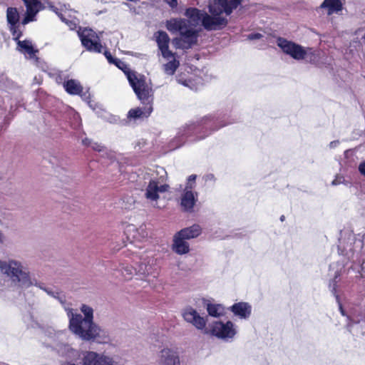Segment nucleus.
Returning <instances> with one entry per match:
<instances>
[{"label": "nucleus", "mask_w": 365, "mask_h": 365, "mask_svg": "<svg viewBox=\"0 0 365 365\" xmlns=\"http://www.w3.org/2000/svg\"><path fill=\"white\" fill-rule=\"evenodd\" d=\"M234 123L227 112L218 111L206 115L180 128L176 136L170 142L169 147L175 150L186 143L203 140L213 132Z\"/></svg>", "instance_id": "f257e3e1"}, {"label": "nucleus", "mask_w": 365, "mask_h": 365, "mask_svg": "<svg viewBox=\"0 0 365 365\" xmlns=\"http://www.w3.org/2000/svg\"><path fill=\"white\" fill-rule=\"evenodd\" d=\"M83 314H74L70 309V331L78 339L91 343L106 344L110 341L108 330L93 321V309L91 307L82 304L80 308Z\"/></svg>", "instance_id": "f03ea898"}, {"label": "nucleus", "mask_w": 365, "mask_h": 365, "mask_svg": "<svg viewBox=\"0 0 365 365\" xmlns=\"http://www.w3.org/2000/svg\"><path fill=\"white\" fill-rule=\"evenodd\" d=\"M125 76L137 98L143 105V107L130 109L127 114V118L135 120L148 118L153 110L154 91L153 88L147 83L146 78L143 75H138L136 72L128 71L125 72Z\"/></svg>", "instance_id": "7ed1b4c3"}, {"label": "nucleus", "mask_w": 365, "mask_h": 365, "mask_svg": "<svg viewBox=\"0 0 365 365\" xmlns=\"http://www.w3.org/2000/svg\"><path fill=\"white\" fill-rule=\"evenodd\" d=\"M183 319L191 324L198 330H204L205 334H210L225 341H230L233 339L237 331L235 324L231 321L223 322L216 321L210 324V329H205L207 322V316L202 317L192 307H187L182 311Z\"/></svg>", "instance_id": "20e7f679"}, {"label": "nucleus", "mask_w": 365, "mask_h": 365, "mask_svg": "<svg viewBox=\"0 0 365 365\" xmlns=\"http://www.w3.org/2000/svg\"><path fill=\"white\" fill-rule=\"evenodd\" d=\"M70 127L75 130V136L81 144L93 150L100 153L101 158L109 161L108 165L111 167L110 171L117 170L118 173L125 172V166L116 160L115 153L109 150L101 143L96 142L91 138L86 137V133L82 129L81 118L80 115L70 106Z\"/></svg>", "instance_id": "39448f33"}, {"label": "nucleus", "mask_w": 365, "mask_h": 365, "mask_svg": "<svg viewBox=\"0 0 365 365\" xmlns=\"http://www.w3.org/2000/svg\"><path fill=\"white\" fill-rule=\"evenodd\" d=\"M185 16L189 19L188 24L190 23L191 26H197L201 23L207 31L222 30L228 24V19L226 17H215L214 14H209L194 7L187 8Z\"/></svg>", "instance_id": "423d86ee"}, {"label": "nucleus", "mask_w": 365, "mask_h": 365, "mask_svg": "<svg viewBox=\"0 0 365 365\" xmlns=\"http://www.w3.org/2000/svg\"><path fill=\"white\" fill-rule=\"evenodd\" d=\"M79 23L80 20L76 16L73 17L70 14V30H74L78 28L77 35L81 40L82 46L90 52L101 53L103 46L97 34L91 29L79 26Z\"/></svg>", "instance_id": "0eeeda50"}, {"label": "nucleus", "mask_w": 365, "mask_h": 365, "mask_svg": "<svg viewBox=\"0 0 365 365\" xmlns=\"http://www.w3.org/2000/svg\"><path fill=\"white\" fill-rule=\"evenodd\" d=\"M0 269L14 282H19L21 286H29L31 284L29 273L23 271L21 264L17 262L11 261L6 263L0 261Z\"/></svg>", "instance_id": "6e6552de"}, {"label": "nucleus", "mask_w": 365, "mask_h": 365, "mask_svg": "<svg viewBox=\"0 0 365 365\" xmlns=\"http://www.w3.org/2000/svg\"><path fill=\"white\" fill-rule=\"evenodd\" d=\"M242 0H215L208 5V11L214 14L215 17H223L222 14L226 16L230 15L242 3Z\"/></svg>", "instance_id": "1a4fd4ad"}, {"label": "nucleus", "mask_w": 365, "mask_h": 365, "mask_svg": "<svg viewBox=\"0 0 365 365\" xmlns=\"http://www.w3.org/2000/svg\"><path fill=\"white\" fill-rule=\"evenodd\" d=\"M277 45L285 54L289 55L294 60H303L307 55V51L303 46L284 38L278 37Z\"/></svg>", "instance_id": "9d476101"}, {"label": "nucleus", "mask_w": 365, "mask_h": 365, "mask_svg": "<svg viewBox=\"0 0 365 365\" xmlns=\"http://www.w3.org/2000/svg\"><path fill=\"white\" fill-rule=\"evenodd\" d=\"M83 365H118V362L104 354L88 351L83 354Z\"/></svg>", "instance_id": "9b49d317"}, {"label": "nucleus", "mask_w": 365, "mask_h": 365, "mask_svg": "<svg viewBox=\"0 0 365 365\" xmlns=\"http://www.w3.org/2000/svg\"><path fill=\"white\" fill-rule=\"evenodd\" d=\"M155 262L152 257H141L138 262H135V274L142 279L148 275L155 277L157 268Z\"/></svg>", "instance_id": "f8f14e48"}, {"label": "nucleus", "mask_w": 365, "mask_h": 365, "mask_svg": "<svg viewBox=\"0 0 365 365\" xmlns=\"http://www.w3.org/2000/svg\"><path fill=\"white\" fill-rule=\"evenodd\" d=\"M347 328L351 331L354 326L360 325L365 327V307H356L353 309L350 315H347Z\"/></svg>", "instance_id": "ddd939ff"}, {"label": "nucleus", "mask_w": 365, "mask_h": 365, "mask_svg": "<svg viewBox=\"0 0 365 365\" xmlns=\"http://www.w3.org/2000/svg\"><path fill=\"white\" fill-rule=\"evenodd\" d=\"M197 200V193L192 190H187L183 191L180 197V206L183 212L192 213L194 211V207Z\"/></svg>", "instance_id": "4468645a"}, {"label": "nucleus", "mask_w": 365, "mask_h": 365, "mask_svg": "<svg viewBox=\"0 0 365 365\" xmlns=\"http://www.w3.org/2000/svg\"><path fill=\"white\" fill-rule=\"evenodd\" d=\"M160 365H180V357L177 351L165 348L162 349L159 355Z\"/></svg>", "instance_id": "2eb2a0df"}, {"label": "nucleus", "mask_w": 365, "mask_h": 365, "mask_svg": "<svg viewBox=\"0 0 365 365\" xmlns=\"http://www.w3.org/2000/svg\"><path fill=\"white\" fill-rule=\"evenodd\" d=\"M179 34L184 42L187 43V48H191L197 44L199 31L190 27L188 23L186 24Z\"/></svg>", "instance_id": "dca6fc26"}, {"label": "nucleus", "mask_w": 365, "mask_h": 365, "mask_svg": "<svg viewBox=\"0 0 365 365\" xmlns=\"http://www.w3.org/2000/svg\"><path fill=\"white\" fill-rule=\"evenodd\" d=\"M355 274L356 280L361 282V285L365 286V257H361L357 261L354 262L351 267L348 269V274Z\"/></svg>", "instance_id": "f3484780"}, {"label": "nucleus", "mask_w": 365, "mask_h": 365, "mask_svg": "<svg viewBox=\"0 0 365 365\" xmlns=\"http://www.w3.org/2000/svg\"><path fill=\"white\" fill-rule=\"evenodd\" d=\"M235 316L240 319H248L252 313V306L244 302L235 303L228 308Z\"/></svg>", "instance_id": "a211bd4d"}, {"label": "nucleus", "mask_w": 365, "mask_h": 365, "mask_svg": "<svg viewBox=\"0 0 365 365\" xmlns=\"http://www.w3.org/2000/svg\"><path fill=\"white\" fill-rule=\"evenodd\" d=\"M340 276H341V272L339 270H336L334 273V278L329 282V291L331 292V293L334 296V297L336 299V301L339 306V310L340 313L341 314L342 316L347 317V315H349V314L346 313V312L344 309L342 304L341 302V300H340V297L338 294L337 291H336L337 283L340 280V278H339Z\"/></svg>", "instance_id": "6ab92c4d"}, {"label": "nucleus", "mask_w": 365, "mask_h": 365, "mask_svg": "<svg viewBox=\"0 0 365 365\" xmlns=\"http://www.w3.org/2000/svg\"><path fill=\"white\" fill-rule=\"evenodd\" d=\"M203 304L210 317L220 318L225 314V309L221 304L212 303L210 300L205 299H203Z\"/></svg>", "instance_id": "aec40b11"}, {"label": "nucleus", "mask_w": 365, "mask_h": 365, "mask_svg": "<svg viewBox=\"0 0 365 365\" xmlns=\"http://www.w3.org/2000/svg\"><path fill=\"white\" fill-rule=\"evenodd\" d=\"M182 236H179L177 232L174 235L173 250L178 255H185L189 252L190 245Z\"/></svg>", "instance_id": "412c9836"}, {"label": "nucleus", "mask_w": 365, "mask_h": 365, "mask_svg": "<svg viewBox=\"0 0 365 365\" xmlns=\"http://www.w3.org/2000/svg\"><path fill=\"white\" fill-rule=\"evenodd\" d=\"M70 95H78L83 101H87L91 97L89 88L83 91V88L81 83L74 79H70Z\"/></svg>", "instance_id": "4be33fe9"}, {"label": "nucleus", "mask_w": 365, "mask_h": 365, "mask_svg": "<svg viewBox=\"0 0 365 365\" xmlns=\"http://www.w3.org/2000/svg\"><path fill=\"white\" fill-rule=\"evenodd\" d=\"M202 229L198 224H194L192 226L183 228L178 232L179 236L188 240L197 237L202 234Z\"/></svg>", "instance_id": "5701e85b"}, {"label": "nucleus", "mask_w": 365, "mask_h": 365, "mask_svg": "<svg viewBox=\"0 0 365 365\" xmlns=\"http://www.w3.org/2000/svg\"><path fill=\"white\" fill-rule=\"evenodd\" d=\"M26 7L27 16L24 19L22 23L26 24L31 21H33L34 16L38 12L37 6L40 4L38 0H22Z\"/></svg>", "instance_id": "b1692460"}, {"label": "nucleus", "mask_w": 365, "mask_h": 365, "mask_svg": "<svg viewBox=\"0 0 365 365\" xmlns=\"http://www.w3.org/2000/svg\"><path fill=\"white\" fill-rule=\"evenodd\" d=\"M320 9H327V14L331 15L341 11L343 9V4L340 0H324Z\"/></svg>", "instance_id": "393cba45"}, {"label": "nucleus", "mask_w": 365, "mask_h": 365, "mask_svg": "<svg viewBox=\"0 0 365 365\" xmlns=\"http://www.w3.org/2000/svg\"><path fill=\"white\" fill-rule=\"evenodd\" d=\"M188 23L185 19L173 18L166 21V28L171 33H180L183 27Z\"/></svg>", "instance_id": "a878e982"}, {"label": "nucleus", "mask_w": 365, "mask_h": 365, "mask_svg": "<svg viewBox=\"0 0 365 365\" xmlns=\"http://www.w3.org/2000/svg\"><path fill=\"white\" fill-rule=\"evenodd\" d=\"M17 48L21 53L28 54L30 58L34 57L38 52V49L34 48L31 41L29 40L19 41Z\"/></svg>", "instance_id": "bb28decb"}, {"label": "nucleus", "mask_w": 365, "mask_h": 365, "mask_svg": "<svg viewBox=\"0 0 365 365\" xmlns=\"http://www.w3.org/2000/svg\"><path fill=\"white\" fill-rule=\"evenodd\" d=\"M158 181L151 180L146 188L145 195L147 199L150 200H157L159 198L158 194Z\"/></svg>", "instance_id": "cd10ccee"}, {"label": "nucleus", "mask_w": 365, "mask_h": 365, "mask_svg": "<svg viewBox=\"0 0 365 365\" xmlns=\"http://www.w3.org/2000/svg\"><path fill=\"white\" fill-rule=\"evenodd\" d=\"M155 36L159 50H163V48L169 46L170 37L165 31H158L155 34Z\"/></svg>", "instance_id": "c85d7f7f"}, {"label": "nucleus", "mask_w": 365, "mask_h": 365, "mask_svg": "<svg viewBox=\"0 0 365 365\" xmlns=\"http://www.w3.org/2000/svg\"><path fill=\"white\" fill-rule=\"evenodd\" d=\"M7 21L10 25L18 24L19 15L16 8L9 7L6 11Z\"/></svg>", "instance_id": "c756f323"}, {"label": "nucleus", "mask_w": 365, "mask_h": 365, "mask_svg": "<svg viewBox=\"0 0 365 365\" xmlns=\"http://www.w3.org/2000/svg\"><path fill=\"white\" fill-rule=\"evenodd\" d=\"M179 65V61L175 58H173L164 65V71L168 75L172 76L175 73Z\"/></svg>", "instance_id": "7c9ffc66"}, {"label": "nucleus", "mask_w": 365, "mask_h": 365, "mask_svg": "<svg viewBox=\"0 0 365 365\" xmlns=\"http://www.w3.org/2000/svg\"><path fill=\"white\" fill-rule=\"evenodd\" d=\"M344 165L347 168H354L356 165L354 155L351 150H346L344 152Z\"/></svg>", "instance_id": "2f4dec72"}, {"label": "nucleus", "mask_w": 365, "mask_h": 365, "mask_svg": "<svg viewBox=\"0 0 365 365\" xmlns=\"http://www.w3.org/2000/svg\"><path fill=\"white\" fill-rule=\"evenodd\" d=\"M176 81L185 87H188L191 90H194L195 88V83L190 78H185L182 74H178L175 76Z\"/></svg>", "instance_id": "473e14b6"}, {"label": "nucleus", "mask_w": 365, "mask_h": 365, "mask_svg": "<svg viewBox=\"0 0 365 365\" xmlns=\"http://www.w3.org/2000/svg\"><path fill=\"white\" fill-rule=\"evenodd\" d=\"M51 9L58 15V16L61 19L62 21L65 22L66 24H68V20L65 18L63 14V11L66 12V5L61 6V8H58L56 6H51Z\"/></svg>", "instance_id": "72a5a7b5"}, {"label": "nucleus", "mask_w": 365, "mask_h": 365, "mask_svg": "<svg viewBox=\"0 0 365 365\" xmlns=\"http://www.w3.org/2000/svg\"><path fill=\"white\" fill-rule=\"evenodd\" d=\"M10 31L13 36V39L16 41V43L20 41L19 38L22 36V31L19 29V25H10Z\"/></svg>", "instance_id": "f704fd0d"}, {"label": "nucleus", "mask_w": 365, "mask_h": 365, "mask_svg": "<svg viewBox=\"0 0 365 365\" xmlns=\"http://www.w3.org/2000/svg\"><path fill=\"white\" fill-rule=\"evenodd\" d=\"M172 43L176 48L182 50L190 49L189 48H187V43L184 42L183 39L180 36L173 38Z\"/></svg>", "instance_id": "c9c22d12"}, {"label": "nucleus", "mask_w": 365, "mask_h": 365, "mask_svg": "<svg viewBox=\"0 0 365 365\" xmlns=\"http://www.w3.org/2000/svg\"><path fill=\"white\" fill-rule=\"evenodd\" d=\"M340 184H344L347 187L351 186V182L345 180V178L343 176L336 175L335 179L331 182V185L336 186Z\"/></svg>", "instance_id": "e433bc0d"}, {"label": "nucleus", "mask_w": 365, "mask_h": 365, "mask_svg": "<svg viewBox=\"0 0 365 365\" xmlns=\"http://www.w3.org/2000/svg\"><path fill=\"white\" fill-rule=\"evenodd\" d=\"M197 175L195 174L190 175L187 179V183L185 185V190H192L195 187V180Z\"/></svg>", "instance_id": "4c0bfd02"}, {"label": "nucleus", "mask_w": 365, "mask_h": 365, "mask_svg": "<svg viewBox=\"0 0 365 365\" xmlns=\"http://www.w3.org/2000/svg\"><path fill=\"white\" fill-rule=\"evenodd\" d=\"M56 81L58 83H63L65 91L68 93V79H66V77L63 78L59 73L56 76Z\"/></svg>", "instance_id": "58836bf2"}, {"label": "nucleus", "mask_w": 365, "mask_h": 365, "mask_svg": "<svg viewBox=\"0 0 365 365\" xmlns=\"http://www.w3.org/2000/svg\"><path fill=\"white\" fill-rule=\"evenodd\" d=\"M122 274L125 277H130L135 273V264L123 267L121 269Z\"/></svg>", "instance_id": "ea45409f"}, {"label": "nucleus", "mask_w": 365, "mask_h": 365, "mask_svg": "<svg viewBox=\"0 0 365 365\" xmlns=\"http://www.w3.org/2000/svg\"><path fill=\"white\" fill-rule=\"evenodd\" d=\"M103 54H104L105 57L106 58V59L108 60V61L109 62V63L113 64V63H115V61L122 63L121 60L113 57V56L111 55L110 51H108V50H105L103 52Z\"/></svg>", "instance_id": "a19ab883"}, {"label": "nucleus", "mask_w": 365, "mask_h": 365, "mask_svg": "<svg viewBox=\"0 0 365 365\" xmlns=\"http://www.w3.org/2000/svg\"><path fill=\"white\" fill-rule=\"evenodd\" d=\"M161 51L162 56L164 58L169 60L172 58H174V53L169 50V46L165 47V48H163V50H160Z\"/></svg>", "instance_id": "79ce46f5"}, {"label": "nucleus", "mask_w": 365, "mask_h": 365, "mask_svg": "<svg viewBox=\"0 0 365 365\" xmlns=\"http://www.w3.org/2000/svg\"><path fill=\"white\" fill-rule=\"evenodd\" d=\"M113 64L115 65L118 68L123 71L125 74V72L127 73L128 71L134 72L133 71H131L129 68H128L127 65L123 61H122V63L115 61V63H113Z\"/></svg>", "instance_id": "37998d69"}, {"label": "nucleus", "mask_w": 365, "mask_h": 365, "mask_svg": "<svg viewBox=\"0 0 365 365\" xmlns=\"http://www.w3.org/2000/svg\"><path fill=\"white\" fill-rule=\"evenodd\" d=\"M262 34H259V33H252V34H250L248 36H247V39L249 40H258V39H260L261 38H262Z\"/></svg>", "instance_id": "c03bdc74"}, {"label": "nucleus", "mask_w": 365, "mask_h": 365, "mask_svg": "<svg viewBox=\"0 0 365 365\" xmlns=\"http://www.w3.org/2000/svg\"><path fill=\"white\" fill-rule=\"evenodd\" d=\"M203 179L205 182H212L213 183L215 182L216 178L212 173H208L203 176Z\"/></svg>", "instance_id": "a18cd8bd"}, {"label": "nucleus", "mask_w": 365, "mask_h": 365, "mask_svg": "<svg viewBox=\"0 0 365 365\" xmlns=\"http://www.w3.org/2000/svg\"><path fill=\"white\" fill-rule=\"evenodd\" d=\"M146 141L143 139H141L140 140L138 141V143H136L135 148L136 149H138L139 150H142V151H144L143 150V147L146 145Z\"/></svg>", "instance_id": "49530a36"}, {"label": "nucleus", "mask_w": 365, "mask_h": 365, "mask_svg": "<svg viewBox=\"0 0 365 365\" xmlns=\"http://www.w3.org/2000/svg\"><path fill=\"white\" fill-rule=\"evenodd\" d=\"M358 169L360 174L365 177V160L359 165Z\"/></svg>", "instance_id": "de8ad7c7"}, {"label": "nucleus", "mask_w": 365, "mask_h": 365, "mask_svg": "<svg viewBox=\"0 0 365 365\" xmlns=\"http://www.w3.org/2000/svg\"><path fill=\"white\" fill-rule=\"evenodd\" d=\"M87 104L88 105V106L92 109V110H96V108H97L98 105L96 103H95L94 101H91V98L87 100V101H85Z\"/></svg>", "instance_id": "09e8293b"}, {"label": "nucleus", "mask_w": 365, "mask_h": 365, "mask_svg": "<svg viewBox=\"0 0 365 365\" xmlns=\"http://www.w3.org/2000/svg\"><path fill=\"white\" fill-rule=\"evenodd\" d=\"M339 143H340L339 140H333L329 143V147L330 149H334V148H336L339 145Z\"/></svg>", "instance_id": "8fccbe9b"}, {"label": "nucleus", "mask_w": 365, "mask_h": 365, "mask_svg": "<svg viewBox=\"0 0 365 365\" xmlns=\"http://www.w3.org/2000/svg\"><path fill=\"white\" fill-rule=\"evenodd\" d=\"M168 187V185H158V193L164 192L167 191Z\"/></svg>", "instance_id": "3c124183"}, {"label": "nucleus", "mask_w": 365, "mask_h": 365, "mask_svg": "<svg viewBox=\"0 0 365 365\" xmlns=\"http://www.w3.org/2000/svg\"><path fill=\"white\" fill-rule=\"evenodd\" d=\"M167 3L170 5V7L175 8L177 6L178 0H166Z\"/></svg>", "instance_id": "603ef678"}, {"label": "nucleus", "mask_w": 365, "mask_h": 365, "mask_svg": "<svg viewBox=\"0 0 365 365\" xmlns=\"http://www.w3.org/2000/svg\"><path fill=\"white\" fill-rule=\"evenodd\" d=\"M338 250H339V252L341 255H347L346 250V249H343V250L341 249V243L338 245Z\"/></svg>", "instance_id": "864d4df0"}, {"label": "nucleus", "mask_w": 365, "mask_h": 365, "mask_svg": "<svg viewBox=\"0 0 365 365\" xmlns=\"http://www.w3.org/2000/svg\"><path fill=\"white\" fill-rule=\"evenodd\" d=\"M361 241L362 246H365V233L362 235Z\"/></svg>", "instance_id": "5fc2aeb1"}, {"label": "nucleus", "mask_w": 365, "mask_h": 365, "mask_svg": "<svg viewBox=\"0 0 365 365\" xmlns=\"http://www.w3.org/2000/svg\"><path fill=\"white\" fill-rule=\"evenodd\" d=\"M56 294H57V295H58L56 297L60 300V302H61V303H63V301H62L61 297V296H60V294H60V293H58V292H57Z\"/></svg>", "instance_id": "6e6d98bb"}, {"label": "nucleus", "mask_w": 365, "mask_h": 365, "mask_svg": "<svg viewBox=\"0 0 365 365\" xmlns=\"http://www.w3.org/2000/svg\"><path fill=\"white\" fill-rule=\"evenodd\" d=\"M116 121H117L116 117L115 116H113L112 117V120H110V122L115 123Z\"/></svg>", "instance_id": "4d7b16f0"}, {"label": "nucleus", "mask_w": 365, "mask_h": 365, "mask_svg": "<svg viewBox=\"0 0 365 365\" xmlns=\"http://www.w3.org/2000/svg\"><path fill=\"white\" fill-rule=\"evenodd\" d=\"M284 215H282V216L280 217V220H281V221H284Z\"/></svg>", "instance_id": "13d9d810"}, {"label": "nucleus", "mask_w": 365, "mask_h": 365, "mask_svg": "<svg viewBox=\"0 0 365 365\" xmlns=\"http://www.w3.org/2000/svg\"><path fill=\"white\" fill-rule=\"evenodd\" d=\"M125 4L126 6H128L131 9L130 5L129 4H128V3H125Z\"/></svg>", "instance_id": "bf43d9fd"}, {"label": "nucleus", "mask_w": 365, "mask_h": 365, "mask_svg": "<svg viewBox=\"0 0 365 365\" xmlns=\"http://www.w3.org/2000/svg\"><path fill=\"white\" fill-rule=\"evenodd\" d=\"M335 264H332L330 265V269L332 268Z\"/></svg>", "instance_id": "052dcab7"}, {"label": "nucleus", "mask_w": 365, "mask_h": 365, "mask_svg": "<svg viewBox=\"0 0 365 365\" xmlns=\"http://www.w3.org/2000/svg\"><path fill=\"white\" fill-rule=\"evenodd\" d=\"M361 334L364 335L365 334V331H361Z\"/></svg>", "instance_id": "680f3d73"}, {"label": "nucleus", "mask_w": 365, "mask_h": 365, "mask_svg": "<svg viewBox=\"0 0 365 365\" xmlns=\"http://www.w3.org/2000/svg\"><path fill=\"white\" fill-rule=\"evenodd\" d=\"M65 310H66V311H67V312H68V308H66V307H65Z\"/></svg>", "instance_id": "e2e57ef3"}]
</instances>
